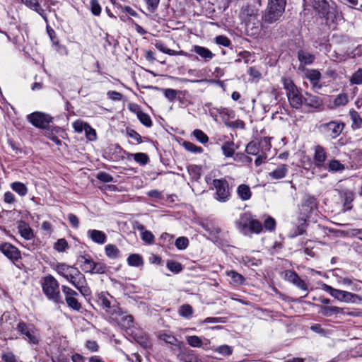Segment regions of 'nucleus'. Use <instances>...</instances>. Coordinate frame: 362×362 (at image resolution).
<instances>
[{
  "label": "nucleus",
  "instance_id": "1",
  "mask_svg": "<svg viewBox=\"0 0 362 362\" xmlns=\"http://www.w3.org/2000/svg\"><path fill=\"white\" fill-rule=\"evenodd\" d=\"M235 225L239 231L244 235L251 234H259L263 230L262 223L254 218L250 212H245L240 214V218L235 221Z\"/></svg>",
  "mask_w": 362,
  "mask_h": 362
},
{
  "label": "nucleus",
  "instance_id": "2",
  "mask_svg": "<svg viewBox=\"0 0 362 362\" xmlns=\"http://www.w3.org/2000/svg\"><path fill=\"white\" fill-rule=\"evenodd\" d=\"M41 284L43 293L49 300L57 304H64L60 294L59 284L52 275L48 274L43 277Z\"/></svg>",
  "mask_w": 362,
  "mask_h": 362
},
{
  "label": "nucleus",
  "instance_id": "3",
  "mask_svg": "<svg viewBox=\"0 0 362 362\" xmlns=\"http://www.w3.org/2000/svg\"><path fill=\"white\" fill-rule=\"evenodd\" d=\"M23 339L30 345L38 346L41 341L39 329L32 323H27L20 320L16 327Z\"/></svg>",
  "mask_w": 362,
  "mask_h": 362
},
{
  "label": "nucleus",
  "instance_id": "4",
  "mask_svg": "<svg viewBox=\"0 0 362 362\" xmlns=\"http://www.w3.org/2000/svg\"><path fill=\"white\" fill-rule=\"evenodd\" d=\"M211 189H215L214 198L219 202H227L230 200L233 192V187L230 186L225 177L214 179Z\"/></svg>",
  "mask_w": 362,
  "mask_h": 362
},
{
  "label": "nucleus",
  "instance_id": "5",
  "mask_svg": "<svg viewBox=\"0 0 362 362\" xmlns=\"http://www.w3.org/2000/svg\"><path fill=\"white\" fill-rule=\"evenodd\" d=\"M64 279L71 284L83 296L86 297L90 294L91 291L88 286L86 276L77 267L73 268Z\"/></svg>",
  "mask_w": 362,
  "mask_h": 362
},
{
  "label": "nucleus",
  "instance_id": "6",
  "mask_svg": "<svg viewBox=\"0 0 362 362\" xmlns=\"http://www.w3.org/2000/svg\"><path fill=\"white\" fill-rule=\"evenodd\" d=\"M98 305L110 316L120 315L122 311L116 300L107 292H101L98 295Z\"/></svg>",
  "mask_w": 362,
  "mask_h": 362
},
{
  "label": "nucleus",
  "instance_id": "7",
  "mask_svg": "<svg viewBox=\"0 0 362 362\" xmlns=\"http://www.w3.org/2000/svg\"><path fill=\"white\" fill-rule=\"evenodd\" d=\"M322 289L329 293V295L335 299L341 302L357 303L361 300V297L358 295L349 291L334 288L331 286L325 284L322 285Z\"/></svg>",
  "mask_w": 362,
  "mask_h": 362
},
{
  "label": "nucleus",
  "instance_id": "8",
  "mask_svg": "<svg viewBox=\"0 0 362 362\" xmlns=\"http://www.w3.org/2000/svg\"><path fill=\"white\" fill-rule=\"evenodd\" d=\"M62 292L64 295V303H66V305L71 310L80 312L82 309V304L79 301V293L71 288V287L62 285Z\"/></svg>",
  "mask_w": 362,
  "mask_h": 362
},
{
  "label": "nucleus",
  "instance_id": "9",
  "mask_svg": "<svg viewBox=\"0 0 362 362\" xmlns=\"http://www.w3.org/2000/svg\"><path fill=\"white\" fill-rule=\"evenodd\" d=\"M345 127V124L341 121L332 120L329 122L322 123L319 126V130L324 135L335 139L342 132Z\"/></svg>",
  "mask_w": 362,
  "mask_h": 362
},
{
  "label": "nucleus",
  "instance_id": "10",
  "mask_svg": "<svg viewBox=\"0 0 362 362\" xmlns=\"http://www.w3.org/2000/svg\"><path fill=\"white\" fill-rule=\"evenodd\" d=\"M27 118L29 122L39 129H48L53 119L49 115L41 112H33L28 115Z\"/></svg>",
  "mask_w": 362,
  "mask_h": 362
},
{
  "label": "nucleus",
  "instance_id": "11",
  "mask_svg": "<svg viewBox=\"0 0 362 362\" xmlns=\"http://www.w3.org/2000/svg\"><path fill=\"white\" fill-rule=\"evenodd\" d=\"M0 252L14 264L22 258L20 250L8 242L0 243Z\"/></svg>",
  "mask_w": 362,
  "mask_h": 362
},
{
  "label": "nucleus",
  "instance_id": "12",
  "mask_svg": "<svg viewBox=\"0 0 362 362\" xmlns=\"http://www.w3.org/2000/svg\"><path fill=\"white\" fill-rule=\"evenodd\" d=\"M327 158V153L325 148L321 145H316L314 147L313 163L315 168L322 169L325 167V161Z\"/></svg>",
  "mask_w": 362,
  "mask_h": 362
},
{
  "label": "nucleus",
  "instance_id": "13",
  "mask_svg": "<svg viewBox=\"0 0 362 362\" xmlns=\"http://www.w3.org/2000/svg\"><path fill=\"white\" fill-rule=\"evenodd\" d=\"M284 279L298 288L305 291H308V284L305 282V281L300 279V277L295 271L291 269L286 270Z\"/></svg>",
  "mask_w": 362,
  "mask_h": 362
},
{
  "label": "nucleus",
  "instance_id": "14",
  "mask_svg": "<svg viewBox=\"0 0 362 362\" xmlns=\"http://www.w3.org/2000/svg\"><path fill=\"white\" fill-rule=\"evenodd\" d=\"M284 10V8L281 9L280 8L268 6L262 19L267 23H274L280 19Z\"/></svg>",
  "mask_w": 362,
  "mask_h": 362
},
{
  "label": "nucleus",
  "instance_id": "15",
  "mask_svg": "<svg viewBox=\"0 0 362 362\" xmlns=\"http://www.w3.org/2000/svg\"><path fill=\"white\" fill-rule=\"evenodd\" d=\"M323 18L326 19L327 25L333 29L336 28L337 23L342 19L341 13L334 6L331 7L323 16Z\"/></svg>",
  "mask_w": 362,
  "mask_h": 362
},
{
  "label": "nucleus",
  "instance_id": "16",
  "mask_svg": "<svg viewBox=\"0 0 362 362\" xmlns=\"http://www.w3.org/2000/svg\"><path fill=\"white\" fill-rule=\"evenodd\" d=\"M239 16L243 23L249 21H256V19H258L257 10L252 6H243Z\"/></svg>",
  "mask_w": 362,
  "mask_h": 362
},
{
  "label": "nucleus",
  "instance_id": "17",
  "mask_svg": "<svg viewBox=\"0 0 362 362\" xmlns=\"http://www.w3.org/2000/svg\"><path fill=\"white\" fill-rule=\"evenodd\" d=\"M288 100L293 108L300 109L304 106V95L302 92H286Z\"/></svg>",
  "mask_w": 362,
  "mask_h": 362
},
{
  "label": "nucleus",
  "instance_id": "18",
  "mask_svg": "<svg viewBox=\"0 0 362 362\" xmlns=\"http://www.w3.org/2000/svg\"><path fill=\"white\" fill-rule=\"evenodd\" d=\"M320 308L319 313L325 317H332L339 314H344V308L332 306V305H315Z\"/></svg>",
  "mask_w": 362,
  "mask_h": 362
},
{
  "label": "nucleus",
  "instance_id": "19",
  "mask_svg": "<svg viewBox=\"0 0 362 362\" xmlns=\"http://www.w3.org/2000/svg\"><path fill=\"white\" fill-rule=\"evenodd\" d=\"M18 230L21 237L27 240H32L35 235L33 230L25 221H18Z\"/></svg>",
  "mask_w": 362,
  "mask_h": 362
},
{
  "label": "nucleus",
  "instance_id": "20",
  "mask_svg": "<svg viewBox=\"0 0 362 362\" xmlns=\"http://www.w3.org/2000/svg\"><path fill=\"white\" fill-rule=\"evenodd\" d=\"M77 262L80 263L82 270L86 273H90L92 270L95 261L90 255H81L77 257Z\"/></svg>",
  "mask_w": 362,
  "mask_h": 362
},
{
  "label": "nucleus",
  "instance_id": "21",
  "mask_svg": "<svg viewBox=\"0 0 362 362\" xmlns=\"http://www.w3.org/2000/svg\"><path fill=\"white\" fill-rule=\"evenodd\" d=\"M304 106L308 107L318 108L321 106L322 101L320 97L311 94L310 92H304Z\"/></svg>",
  "mask_w": 362,
  "mask_h": 362
},
{
  "label": "nucleus",
  "instance_id": "22",
  "mask_svg": "<svg viewBox=\"0 0 362 362\" xmlns=\"http://www.w3.org/2000/svg\"><path fill=\"white\" fill-rule=\"evenodd\" d=\"M87 235L93 242L97 244L102 245L107 241L106 234L101 230L90 229L87 232Z\"/></svg>",
  "mask_w": 362,
  "mask_h": 362
},
{
  "label": "nucleus",
  "instance_id": "23",
  "mask_svg": "<svg viewBox=\"0 0 362 362\" xmlns=\"http://www.w3.org/2000/svg\"><path fill=\"white\" fill-rule=\"evenodd\" d=\"M21 2L25 4L28 8L36 11L40 15L45 21H47V16L45 11L40 6L39 0H21Z\"/></svg>",
  "mask_w": 362,
  "mask_h": 362
},
{
  "label": "nucleus",
  "instance_id": "24",
  "mask_svg": "<svg viewBox=\"0 0 362 362\" xmlns=\"http://www.w3.org/2000/svg\"><path fill=\"white\" fill-rule=\"evenodd\" d=\"M340 197L344 202V207L345 211L351 210L352 209L351 202L355 198V194L351 190H342L340 192Z\"/></svg>",
  "mask_w": 362,
  "mask_h": 362
},
{
  "label": "nucleus",
  "instance_id": "25",
  "mask_svg": "<svg viewBox=\"0 0 362 362\" xmlns=\"http://www.w3.org/2000/svg\"><path fill=\"white\" fill-rule=\"evenodd\" d=\"M155 47H156V49H158L159 51L165 53V54H168L169 55H171V56H176V55H182V56H187V53L182 51V50H180V51H175V50H173V49H168L166 45H165V43L162 41H156L155 42Z\"/></svg>",
  "mask_w": 362,
  "mask_h": 362
},
{
  "label": "nucleus",
  "instance_id": "26",
  "mask_svg": "<svg viewBox=\"0 0 362 362\" xmlns=\"http://www.w3.org/2000/svg\"><path fill=\"white\" fill-rule=\"evenodd\" d=\"M243 23L245 26V30L248 35L256 36L259 35L260 29L259 21L258 19H256V21H249Z\"/></svg>",
  "mask_w": 362,
  "mask_h": 362
},
{
  "label": "nucleus",
  "instance_id": "27",
  "mask_svg": "<svg viewBox=\"0 0 362 362\" xmlns=\"http://www.w3.org/2000/svg\"><path fill=\"white\" fill-rule=\"evenodd\" d=\"M322 169L327 170L332 173L341 172L345 169L344 165L342 164L339 160L332 159L325 164V167Z\"/></svg>",
  "mask_w": 362,
  "mask_h": 362
},
{
  "label": "nucleus",
  "instance_id": "28",
  "mask_svg": "<svg viewBox=\"0 0 362 362\" xmlns=\"http://www.w3.org/2000/svg\"><path fill=\"white\" fill-rule=\"evenodd\" d=\"M238 197L243 201L249 200L252 197V192L250 187L245 184L240 185L237 188Z\"/></svg>",
  "mask_w": 362,
  "mask_h": 362
},
{
  "label": "nucleus",
  "instance_id": "29",
  "mask_svg": "<svg viewBox=\"0 0 362 362\" xmlns=\"http://www.w3.org/2000/svg\"><path fill=\"white\" fill-rule=\"evenodd\" d=\"M178 357L180 361L183 362H198L199 358L194 351L191 349H187L182 351Z\"/></svg>",
  "mask_w": 362,
  "mask_h": 362
},
{
  "label": "nucleus",
  "instance_id": "30",
  "mask_svg": "<svg viewBox=\"0 0 362 362\" xmlns=\"http://www.w3.org/2000/svg\"><path fill=\"white\" fill-rule=\"evenodd\" d=\"M298 59L301 64L308 65L315 61V57L308 52L300 49L298 52Z\"/></svg>",
  "mask_w": 362,
  "mask_h": 362
},
{
  "label": "nucleus",
  "instance_id": "31",
  "mask_svg": "<svg viewBox=\"0 0 362 362\" xmlns=\"http://www.w3.org/2000/svg\"><path fill=\"white\" fill-rule=\"evenodd\" d=\"M288 173V168L285 164L279 165L277 168L269 173V175L275 180L281 179L286 177Z\"/></svg>",
  "mask_w": 362,
  "mask_h": 362
},
{
  "label": "nucleus",
  "instance_id": "32",
  "mask_svg": "<svg viewBox=\"0 0 362 362\" xmlns=\"http://www.w3.org/2000/svg\"><path fill=\"white\" fill-rule=\"evenodd\" d=\"M331 7L326 0H315L314 8L322 17Z\"/></svg>",
  "mask_w": 362,
  "mask_h": 362
},
{
  "label": "nucleus",
  "instance_id": "33",
  "mask_svg": "<svg viewBox=\"0 0 362 362\" xmlns=\"http://www.w3.org/2000/svg\"><path fill=\"white\" fill-rule=\"evenodd\" d=\"M110 153H112V156H110V160H118L119 158H122L124 156L122 153H125L126 151L122 149V148L117 144L112 145L109 148Z\"/></svg>",
  "mask_w": 362,
  "mask_h": 362
},
{
  "label": "nucleus",
  "instance_id": "34",
  "mask_svg": "<svg viewBox=\"0 0 362 362\" xmlns=\"http://www.w3.org/2000/svg\"><path fill=\"white\" fill-rule=\"evenodd\" d=\"M105 255L107 257L115 259L119 257L120 251L118 247L113 244H108L105 247Z\"/></svg>",
  "mask_w": 362,
  "mask_h": 362
},
{
  "label": "nucleus",
  "instance_id": "35",
  "mask_svg": "<svg viewBox=\"0 0 362 362\" xmlns=\"http://www.w3.org/2000/svg\"><path fill=\"white\" fill-rule=\"evenodd\" d=\"M307 221L303 217L298 218V225L295 230V232L293 235H291V238H295L298 235H303L306 233V229L308 227Z\"/></svg>",
  "mask_w": 362,
  "mask_h": 362
},
{
  "label": "nucleus",
  "instance_id": "36",
  "mask_svg": "<svg viewBox=\"0 0 362 362\" xmlns=\"http://www.w3.org/2000/svg\"><path fill=\"white\" fill-rule=\"evenodd\" d=\"M194 51L202 58L206 60L211 59L214 56L209 49L199 45H195L194 47Z\"/></svg>",
  "mask_w": 362,
  "mask_h": 362
},
{
  "label": "nucleus",
  "instance_id": "37",
  "mask_svg": "<svg viewBox=\"0 0 362 362\" xmlns=\"http://www.w3.org/2000/svg\"><path fill=\"white\" fill-rule=\"evenodd\" d=\"M173 235L168 233H163L158 238V245L161 247H170L173 244Z\"/></svg>",
  "mask_w": 362,
  "mask_h": 362
},
{
  "label": "nucleus",
  "instance_id": "38",
  "mask_svg": "<svg viewBox=\"0 0 362 362\" xmlns=\"http://www.w3.org/2000/svg\"><path fill=\"white\" fill-rule=\"evenodd\" d=\"M75 267L74 265L71 266L66 263H58L55 269L60 276L65 278L73 270V268Z\"/></svg>",
  "mask_w": 362,
  "mask_h": 362
},
{
  "label": "nucleus",
  "instance_id": "39",
  "mask_svg": "<svg viewBox=\"0 0 362 362\" xmlns=\"http://www.w3.org/2000/svg\"><path fill=\"white\" fill-rule=\"evenodd\" d=\"M349 115L352 121V128H361L362 127V117H361L359 113L357 111L352 109L349 112Z\"/></svg>",
  "mask_w": 362,
  "mask_h": 362
},
{
  "label": "nucleus",
  "instance_id": "40",
  "mask_svg": "<svg viewBox=\"0 0 362 362\" xmlns=\"http://www.w3.org/2000/svg\"><path fill=\"white\" fill-rule=\"evenodd\" d=\"M177 101L179 102L182 107H187L189 105L194 103V98L189 94V92L186 93L178 94Z\"/></svg>",
  "mask_w": 362,
  "mask_h": 362
},
{
  "label": "nucleus",
  "instance_id": "41",
  "mask_svg": "<svg viewBox=\"0 0 362 362\" xmlns=\"http://www.w3.org/2000/svg\"><path fill=\"white\" fill-rule=\"evenodd\" d=\"M11 189L20 196L23 197L28 194V189L26 185L21 182H14L11 185Z\"/></svg>",
  "mask_w": 362,
  "mask_h": 362
},
{
  "label": "nucleus",
  "instance_id": "42",
  "mask_svg": "<svg viewBox=\"0 0 362 362\" xmlns=\"http://www.w3.org/2000/svg\"><path fill=\"white\" fill-rule=\"evenodd\" d=\"M235 144L233 141H226L221 146V150L223 151V155L226 157H232L235 156Z\"/></svg>",
  "mask_w": 362,
  "mask_h": 362
},
{
  "label": "nucleus",
  "instance_id": "43",
  "mask_svg": "<svg viewBox=\"0 0 362 362\" xmlns=\"http://www.w3.org/2000/svg\"><path fill=\"white\" fill-rule=\"evenodd\" d=\"M303 207H307L308 212H312L313 210L317 208V201L314 196L308 195L306 197L303 204Z\"/></svg>",
  "mask_w": 362,
  "mask_h": 362
},
{
  "label": "nucleus",
  "instance_id": "44",
  "mask_svg": "<svg viewBox=\"0 0 362 362\" xmlns=\"http://www.w3.org/2000/svg\"><path fill=\"white\" fill-rule=\"evenodd\" d=\"M228 276H230L235 286H240L244 284L245 281V277L234 270H230L227 272Z\"/></svg>",
  "mask_w": 362,
  "mask_h": 362
},
{
  "label": "nucleus",
  "instance_id": "45",
  "mask_svg": "<svg viewBox=\"0 0 362 362\" xmlns=\"http://www.w3.org/2000/svg\"><path fill=\"white\" fill-rule=\"evenodd\" d=\"M127 263L132 267H140L144 264L142 257L139 254H132L127 258Z\"/></svg>",
  "mask_w": 362,
  "mask_h": 362
},
{
  "label": "nucleus",
  "instance_id": "46",
  "mask_svg": "<svg viewBox=\"0 0 362 362\" xmlns=\"http://www.w3.org/2000/svg\"><path fill=\"white\" fill-rule=\"evenodd\" d=\"M127 135L135 140L138 144H141L143 141H148L150 139L148 137L142 138L141 136L134 129L131 128L126 129Z\"/></svg>",
  "mask_w": 362,
  "mask_h": 362
},
{
  "label": "nucleus",
  "instance_id": "47",
  "mask_svg": "<svg viewBox=\"0 0 362 362\" xmlns=\"http://www.w3.org/2000/svg\"><path fill=\"white\" fill-rule=\"evenodd\" d=\"M166 267L174 274H178L183 269V266L180 262L171 259L167 261Z\"/></svg>",
  "mask_w": 362,
  "mask_h": 362
},
{
  "label": "nucleus",
  "instance_id": "48",
  "mask_svg": "<svg viewBox=\"0 0 362 362\" xmlns=\"http://www.w3.org/2000/svg\"><path fill=\"white\" fill-rule=\"evenodd\" d=\"M108 271V267L106 264L103 262H95L93 267L92 268L90 274H103L107 273Z\"/></svg>",
  "mask_w": 362,
  "mask_h": 362
},
{
  "label": "nucleus",
  "instance_id": "49",
  "mask_svg": "<svg viewBox=\"0 0 362 362\" xmlns=\"http://www.w3.org/2000/svg\"><path fill=\"white\" fill-rule=\"evenodd\" d=\"M130 156L134 157V159L136 163L143 166L148 163L150 161L148 156L145 153H136L130 154Z\"/></svg>",
  "mask_w": 362,
  "mask_h": 362
},
{
  "label": "nucleus",
  "instance_id": "50",
  "mask_svg": "<svg viewBox=\"0 0 362 362\" xmlns=\"http://www.w3.org/2000/svg\"><path fill=\"white\" fill-rule=\"evenodd\" d=\"M182 146L185 150L193 153H202L204 151V149L201 146H197L193 143L187 141H185L182 143Z\"/></svg>",
  "mask_w": 362,
  "mask_h": 362
},
{
  "label": "nucleus",
  "instance_id": "51",
  "mask_svg": "<svg viewBox=\"0 0 362 362\" xmlns=\"http://www.w3.org/2000/svg\"><path fill=\"white\" fill-rule=\"evenodd\" d=\"M259 148L260 147L258 142L252 141L247 144L245 152L250 155L257 156L259 152Z\"/></svg>",
  "mask_w": 362,
  "mask_h": 362
},
{
  "label": "nucleus",
  "instance_id": "52",
  "mask_svg": "<svg viewBox=\"0 0 362 362\" xmlns=\"http://www.w3.org/2000/svg\"><path fill=\"white\" fill-rule=\"evenodd\" d=\"M320 76V73L317 70H310L307 73L308 78L312 82L315 88L317 87ZM317 88H320V86H317Z\"/></svg>",
  "mask_w": 362,
  "mask_h": 362
},
{
  "label": "nucleus",
  "instance_id": "53",
  "mask_svg": "<svg viewBox=\"0 0 362 362\" xmlns=\"http://www.w3.org/2000/svg\"><path fill=\"white\" fill-rule=\"evenodd\" d=\"M137 117L140 122L146 127H151L152 126V120L148 114L139 110L137 112Z\"/></svg>",
  "mask_w": 362,
  "mask_h": 362
},
{
  "label": "nucleus",
  "instance_id": "54",
  "mask_svg": "<svg viewBox=\"0 0 362 362\" xmlns=\"http://www.w3.org/2000/svg\"><path fill=\"white\" fill-rule=\"evenodd\" d=\"M69 248V244L65 238H60L54 244V249L59 252H64Z\"/></svg>",
  "mask_w": 362,
  "mask_h": 362
},
{
  "label": "nucleus",
  "instance_id": "55",
  "mask_svg": "<svg viewBox=\"0 0 362 362\" xmlns=\"http://www.w3.org/2000/svg\"><path fill=\"white\" fill-rule=\"evenodd\" d=\"M186 341L187 344L192 347L199 348L203 345L202 339L196 335L186 337Z\"/></svg>",
  "mask_w": 362,
  "mask_h": 362
},
{
  "label": "nucleus",
  "instance_id": "56",
  "mask_svg": "<svg viewBox=\"0 0 362 362\" xmlns=\"http://www.w3.org/2000/svg\"><path fill=\"white\" fill-rule=\"evenodd\" d=\"M179 314L183 317L189 318L193 315V308L189 304H183L180 307Z\"/></svg>",
  "mask_w": 362,
  "mask_h": 362
},
{
  "label": "nucleus",
  "instance_id": "57",
  "mask_svg": "<svg viewBox=\"0 0 362 362\" xmlns=\"http://www.w3.org/2000/svg\"><path fill=\"white\" fill-rule=\"evenodd\" d=\"M188 171L192 179L194 180H198L202 175V168L197 165H190L188 168Z\"/></svg>",
  "mask_w": 362,
  "mask_h": 362
},
{
  "label": "nucleus",
  "instance_id": "58",
  "mask_svg": "<svg viewBox=\"0 0 362 362\" xmlns=\"http://www.w3.org/2000/svg\"><path fill=\"white\" fill-rule=\"evenodd\" d=\"M192 135L201 144H205L209 141L208 136L201 129H194L192 132Z\"/></svg>",
  "mask_w": 362,
  "mask_h": 362
},
{
  "label": "nucleus",
  "instance_id": "59",
  "mask_svg": "<svg viewBox=\"0 0 362 362\" xmlns=\"http://www.w3.org/2000/svg\"><path fill=\"white\" fill-rule=\"evenodd\" d=\"M223 122L226 126L233 129H245V122L240 119L235 121H228V119L223 118Z\"/></svg>",
  "mask_w": 362,
  "mask_h": 362
},
{
  "label": "nucleus",
  "instance_id": "60",
  "mask_svg": "<svg viewBox=\"0 0 362 362\" xmlns=\"http://www.w3.org/2000/svg\"><path fill=\"white\" fill-rule=\"evenodd\" d=\"M189 239L187 237L181 236L176 239L175 245L180 250H185L189 245Z\"/></svg>",
  "mask_w": 362,
  "mask_h": 362
},
{
  "label": "nucleus",
  "instance_id": "61",
  "mask_svg": "<svg viewBox=\"0 0 362 362\" xmlns=\"http://www.w3.org/2000/svg\"><path fill=\"white\" fill-rule=\"evenodd\" d=\"M141 238L144 242L148 245H153L155 242V236L150 230H145L142 231Z\"/></svg>",
  "mask_w": 362,
  "mask_h": 362
},
{
  "label": "nucleus",
  "instance_id": "62",
  "mask_svg": "<svg viewBox=\"0 0 362 362\" xmlns=\"http://www.w3.org/2000/svg\"><path fill=\"white\" fill-rule=\"evenodd\" d=\"M158 338L160 340L164 341L165 343L171 345H176L178 341L177 339L175 336L167 333L160 334Z\"/></svg>",
  "mask_w": 362,
  "mask_h": 362
},
{
  "label": "nucleus",
  "instance_id": "63",
  "mask_svg": "<svg viewBox=\"0 0 362 362\" xmlns=\"http://www.w3.org/2000/svg\"><path fill=\"white\" fill-rule=\"evenodd\" d=\"M349 100L347 95L343 92L339 94L334 100V104L335 106L345 105L347 104Z\"/></svg>",
  "mask_w": 362,
  "mask_h": 362
},
{
  "label": "nucleus",
  "instance_id": "64",
  "mask_svg": "<svg viewBox=\"0 0 362 362\" xmlns=\"http://www.w3.org/2000/svg\"><path fill=\"white\" fill-rule=\"evenodd\" d=\"M1 359L4 362H21L18 361L16 356L11 351L3 353Z\"/></svg>",
  "mask_w": 362,
  "mask_h": 362
}]
</instances>
